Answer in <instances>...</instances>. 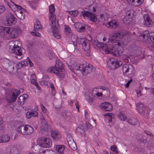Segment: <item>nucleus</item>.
<instances>
[{"instance_id": "obj_1", "label": "nucleus", "mask_w": 154, "mask_h": 154, "mask_svg": "<svg viewBox=\"0 0 154 154\" xmlns=\"http://www.w3.org/2000/svg\"><path fill=\"white\" fill-rule=\"evenodd\" d=\"M41 120L42 127L39 131L40 134L48 136V133L51 132V136L55 140H57L61 138V135L59 132L56 131H51L50 126L48 124L46 120L43 115L41 117Z\"/></svg>"}, {"instance_id": "obj_2", "label": "nucleus", "mask_w": 154, "mask_h": 154, "mask_svg": "<svg viewBox=\"0 0 154 154\" xmlns=\"http://www.w3.org/2000/svg\"><path fill=\"white\" fill-rule=\"evenodd\" d=\"M21 33V29L18 26L13 28L0 26V35L8 39L15 38Z\"/></svg>"}, {"instance_id": "obj_3", "label": "nucleus", "mask_w": 154, "mask_h": 154, "mask_svg": "<svg viewBox=\"0 0 154 154\" xmlns=\"http://www.w3.org/2000/svg\"><path fill=\"white\" fill-rule=\"evenodd\" d=\"M69 68L73 72L75 71H79L84 75L91 73L93 69V66L90 64H88V66H86L85 64L74 63Z\"/></svg>"}, {"instance_id": "obj_4", "label": "nucleus", "mask_w": 154, "mask_h": 154, "mask_svg": "<svg viewBox=\"0 0 154 154\" xmlns=\"http://www.w3.org/2000/svg\"><path fill=\"white\" fill-rule=\"evenodd\" d=\"M20 44V42L17 41L14 42H12L9 43V51L11 53H14L16 56L15 57L18 59H21L23 57L22 52L23 50H24L23 49L20 48L19 46L17 45V43Z\"/></svg>"}, {"instance_id": "obj_5", "label": "nucleus", "mask_w": 154, "mask_h": 154, "mask_svg": "<svg viewBox=\"0 0 154 154\" xmlns=\"http://www.w3.org/2000/svg\"><path fill=\"white\" fill-rule=\"evenodd\" d=\"M122 43H121L119 42H118L115 45H107V49L108 50H107V51H106V53L107 54L111 53L115 56H119L120 54L122 52L119 51L118 50V46H120L122 47Z\"/></svg>"}, {"instance_id": "obj_6", "label": "nucleus", "mask_w": 154, "mask_h": 154, "mask_svg": "<svg viewBox=\"0 0 154 154\" xmlns=\"http://www.w3.org/2000/svg\"><path fill=\"white\" fill-rule=\"evenodd\" d=\"M51 26L52 27V31L53 35L57 39H59L60 36L59 33L58 27L59 25L58 23V21L56 20V16L54 15L52 18Z\"/></svg>"}, {"instance_id": "obj_7", "label": "nucleus", "mask_w": 154, "mask_h": 154, "mask_svg": "<svg viewBox=\"0 0 154 154\" xmlns=\"http://www.w3.org/2000/svg\"><path fill=\"white\" fill-rule=\"evenodd\" d=\"M38 144L43 148H49L52 145L51 140L47 137H42L39 138L37 141Z\"/></svg>"}, {"instance_id": "obj_8", "label": "nucleus", "mask_w": 154, "mask_h": 154, "mask_svg": "<svg viewBox=\"0 0 154 154\" xmlns=\"http://www.w3.org/2000/svg\"><path fill=\"white\" fill-rule=\"evenodd\" d=\"M128 32L127 31H123L114 33L109 38V41L112 43H116V41H118L119 39L122 38L123 36L128 34Z\"/></svg>"}, {"instance_id": "obj_9", "label": "nucleus", "mask_w": 154, "mask_h": 154, "mask_svg": "<svg viewBox=\"0 0 154 154\" xmlns=\"http://www.w3.org/2000/svg\"><path fill=\"white\" fill-rule=\"evenodd\" d=\"M107 66L109 69L115 70L121 66L122 63L121 61L115 60L112 58L109 60L107 62Z\"/></svg>"}, {"instance_id": "obj_10", "label": "nucleus", "mask_w": 154, "mask_h": 154, "mask_svg": "<svg viewBox=\"0 0 154 154\" xmlns=\"http://www.w3.org/2000/svg\"><path fill=\"white\" fill-rule=\"evenodd\" d=\"M13 93L12 95H7L5 96V98L9 103H12L14 102L17 97L20 94V90L18 89H13L12 90Z\"/></svg>"}, {"instance_id": "obj_11", "label": "nucleus", "mask_w": 154, "mask_h": 154, "mask_svg": "<svg viewBox=\"0 0 154 154\" xmlns=\"http://www.w3.org/2000/svg\"><path fill=\"white\" fill-rule=\"evenodd\" d=\"M64 66L62 63L60 61L56 63L54 67H51L47 70L48 72L49 73H55V71L59 70H64Z\"/></svg>"}, {"instance_id": "obj_12", "label": "nucleus", "mask_w": 154, "mask_h": 154, "mask_svg": "<svg viewBox=\"0 0 154 154\" xmlns=\"http://www.w3.org/2000/svg\"><path fill=\"white\" fill-rule=\"evenodd\" d=\"M124 74L128 72L129 75L134 74L135 72L134 68L131 64H125L122 66Z\"/></svg>"}, {"instance_id": "obj_13", "label": "nucleus", "mask_w": 154, "mask_h": 154, "mask_svg": "<svg viewBox=\"0 0 154 154\" xmlns=\"http://www.w3.org/2000/svg\"><path fill=\"white\" fill-rule=\"evenodd\" d=\"M3 67L6 70L11 73L14 69L15 63L13 61H6L4 62Z\"/></svg>"}, {"instance_id": "obj_14", "label": "nucleus", "mask_w": 154, "mask_h": 154, "mask_svg": "<svg viewBox=\"0 0 154 154\" xmlns=\"http://www.w3.org/2000/svg\"><path fill=\"white\" fill-rule=\"evenodd\" d=\"M81 15L83 16L84 18L87 17L92 22H95L97 18L96 17L94 14L89 12L86 11H83L81 13Z\"/></svg>"}, {"instance_id": "obj_15", "label": "nucleus", "mask_w": 154, "mask_h": 154, "mask_svg": "<svg viewBox=\"0 0 154 154\" xmlns=\"http://www.w3.org/2000/svg\"><path fill=\"white\" fill-rule=\"evenodd\" d=\"M78 43L82 45V48L85 51H88L90 49V44L88 41L84 38H80Z\"/></svg>"}, {"instance_id": "obj_16", "label": "nucleus", "mask_w": 154, "mask_h": 154, "mask_svg": "<svg viewBox=\"0 0 154 154\" xmlns=\"http://www.w3.org/2000/svg\"><path fill=\"white\" fill-rule=\"evenodd\" d=\"M6 19L7 24L8 26H11L14 25L17 21V19L14 17L13 14L11 13L8 14Z\"/></svg>"}, {"instance_id": "obj_17", "label": "nucleus", "mask_w": 154, "mask_h": 154, "mask_svg": "<svg viewBox=\"0 0 154 154\" xmlns=\"http://www.w3.org/2000/svg\"><path fill=\"white\" fill-rule=\"evenodd\" d=\"M101 109L105 111H110L113 108L112 105L110 103L105 102L101 103L100 105Z\"/></svg>"}, {"instance_id": "obj_18", "label": "nucleus", "mask_w": 154, "mask_h": 154, "mask_svg": "<svg viewBox=\"0 0 154 154\" xmlns=\"http://www.w3.org/2000/svg\"><path fill=\"white\" fill-rule=\"evenodd\" d=\"M94 44L96 45L97 47L100 48V51H104L106 53V51H107L108 50L107 49V45L102 44L98 42V41H94Z\"/></svg>"}, {"instance_id": "obj_19", "label": "nucleus", "mask_w": 154, "mask_h": 154, "mask_svg": "<svg viewBox=\"0 0 154 154\" xmlns=\"http://www.w3.org/2000/svg\"><path fill=\"white\" fill-rule=\"evenodd\" d=\"M67 141L70 148L73 150H75L77 149L76 144L72 137H69L67 138Z\"/></svg>"}, {"instance_id": "obj_20", "label": "nucleus", "mask_w": 154, "mask_h": 154, "mask_svg": "<svg viewBox=\"0 0 154 154\" xmlns=\"http://www.w3.org/2000/svg\"><path fill=\"white\" fill-rule=\"evenodd\" d=\"M144 25L148 27H151L152 25V22L150 18L147 15L144 16Z\"/></svg>"}, {"instance_id": "obj_21", "label": "nucleus", "mask_w": 154, "mask_h": 154, "mask_svg": "<svg viewBox=\"0 0 154 154\" xmlns=\"http://www.w3.org/2000/svg\"><path fill=\"white\" fill-rule=\"evenodd\" d=\"M136 107L137 111L140 114L143 113L146 109L145 106L142 103L137 104Z\"/></svg>"}, {"instance_id": "obj_22", "label": "nucleus", "mask_w": 154, "mask_h": 154, "mask_svg": "<svg viewBox=\"0 0 154 154\" xmlns=\"http://www.w3.org/2000/svg\"><path fill=\"white\" fill-rule=\"evenodd\" d=\"M107 27L110 28H116L119 26V23L116 20H113L107 24Z\"/></svg>"}, {"instance_id": "obj_23", "label": "nucleus", "mask_w": 154, "mask_h": 154, "mask_svg": "<svg viewBox=\"0 0 154 154\" xmlns=\"http://www.w3.org/2000/svg\"><path fill=\"white\" fill-rule=\"evenodd\" d=\"M26 125H21L17 128V131L20 134L26 135L25 133Z\"/></svg>"}, {"instance_id": "obj_24", "label": "nucleus", "mask_w": 154, "mask_h": 154, "mask_svg": "<svg viewBox=\"0 0 154 154\" xmlns=\"http://www.w3.org/2000/svg\"><path fill=\"white\" fill-rule=\"evenodd\" d=\"M55 7L54 4H51L49 6V19L50 20L52 17H53L54 15H55L54 14V13L55 11Z\"/></svg>"}, {"instance_id": "obj_25", "label": "nucleus", "mask_w": 154, "mask_h": 154, "mask_svg": "<svg viewBox=\"0 0 154 154\" xmlns=\"http://www.w3.org/2000/svg\"><path fill=\"white\" fill-rule=\"evenodd\" d=\"M33 131L34 129L31 126L28 125H26V135H29L31 134L33 132Z\"/></svg>"}, {"instance_id": "obj_26", "label": "nucleus", "mask_w": 154, "mask_h": 154, "mask_svg": "<svg viewBox=\"0 0 154 154\" xmlns=\"http://www.w3.org/2000/svg\"><path fill=\"white\" fill-rule=\"evenodd\" d=\"M28 65L27 62L26 61H23L18 63L16 66L17 69H20L23 67Z\"/></svg>"}, {"instance_id": "obj_27", "label": "nucleus", "mask_w": 154, "mask_h": 154, "mask_svg": "<svg viewBox=\"0 0 154 154\" xmlns=\"http://www.w3.org/2000/svg\"><path fill=\"white\" fill-rule=\"evenodd\" d=\"M10 139V137L7 135H2L0 137V142L5 143L8 142Z\"/></svg>"}, {"instance_id": "obj_28", "label": "nucleus", "mask_w": 154, "mask_h": 154, "mask_svg": "<svg viewBox=\"0 0 154 154\" xmlns=\"http://www.w3.org/2000/svg\"><path fill=\"white\" fill-rule=\"evenodd\" d=\"M127 122L129 124L133 125H137L138 123V121L134 117H131L128 119Z\"/></svg>"}, {"instance_id": "obj_29", "label": "nucleus", "mask_w": 154, "mask_h": 154, "mask_svg": "<svg viewBox=\"0 0 154 154\" xmlns=\"http://www.w3.org/2000/svg\"><path fill=\"white\" fill-rule=\"evenodd\" d=\"M84 125H81L78 127L76 129V132L79 134H82L84 131Z\"/></svg>"}, {"instance_id": "obj_30", "label": "nucleus", "mask_w": 154, "mask_h": 154, "mask_svg": "<svg viewBox=\"0 0 154 154\" xmlns=\"http://www.w3.org/2000/svg\"><path fill=\"white\" fill-rule=\"evenodd\" d=\"M64 146L62 145H57L56 149L57 151L60 154H62L65 150Z\"/></svg>"}, {"instance_id": "obj_31", "label": "nucleus", "mask_w": 154, "mask_h": 154, "mask_svg": "<svg viewBox=\"0 0 154 154\" xmlns=\"http://www.w3.org/2000/svg\"><path fill=\"white\" fill-rule=\"evenodd\" d=\"M62 116L66 119H68L69 118L70 113L65 110L62 111L61 113Z\"/></svg>"}, {"instance_id": "obj_32", "label": "nucleus", "mask_w": 154, "mask_h": 154, "mask_svg": "<svg viewBox=\"0 0 154 154\" xmlns=\"http://www.w3.org/2000/svg\"><path fill=\"white\" fill-rule=\"evenodd\" d=\"M149 34L146 31L140 35V37L144 39V41H145L148 39Z\"/></svg>"}, {"instance_id": "obj_33", "label": "nucleus", "mask_w": 154, "mask_h": 154, "mask_svg": "<svg viewBox=\"0 0 154 154\" xmlns=\"http://www.w3.org/2000/svg\"><path fill=\"white\" fill-rule=\"evenodd\" d=\"M37 23L34 25V29L35 31H38L40 29H42L41 25L40 24V22L39 21H37Z\"/></svg>"}, {"instance_id": "obj_34", "label": "nucleus", "mask_w": 154, "mask_h": 154, "mask_svg": "<svg viewBox=\"0 0 154 154\" xmlns=\"http://www.w3.org/2000/svg\"><path fill=\"white\" fill-rule=\"evenodd\" d=\"M64 70L61 71V70H59L55 71V73L56 74L57 76H58L59 78H63L65 76V73L63 72Z\"/></svg>"}, {"instance_id": "obj_35", "label": "nucleus", "mask_w": 154, "mask_h": 154, "mask_svg": "<svg viewBox=\"0 0 154 154\" xmlns=\"http://www.w3.org/2000/svg\"><path fill=\"white\" fill-rule=\"evenodd\" d=\"M24 97L22 96V95L20 96L18 99V101L20 103V104L22 103L23 102V103L24 102Z\"/></svg>"}, {"instance_id": "obj_36", "label": "nucleus", "mask_w": 154, "mask_h": 154, "mask_svg": "<svg viewBox=\"0 0 154 154\" xmlns=\"http://www.w3.org/2000/svg\"><path fill=\"white\" fill-rule=\"evenodd\" d=\"M77 42H76V44L74 43V45H70L69 46V47L70 48H69V50L72 52L74 51L75 49V45L76 46L77 45Z\"/></svg>"}, {"instance_id": "obj_37", "label": "nucleus", "mask_w": 154, "mask_h": 154, "mask_svg": "<svg viewBox=\"0 0 154 154\" xmlns=\"http://www.w3.org/2000/svg\"><path fill=\"white\" fill-rule=\"evenodd\" d=\"M133 11L132 10H130V11H128L126 13V16L128 17H132L133 15Z\"/></svg>"}, {"instance_id": "obj_38", "label": "nucleus", "mask_w": 154, "mask_h": 154, "mask_svg": "<svg viewBox=\"0 0 154 154\" xmlns=\"http://www.w3.org/2000/svg\"><path fill=\"white\" fill-rule=\"evenodd\" d=\"M143 3L142 0H137V1H136L133 4V5L136 6H139Z\"/></svg>"}, {"instance_id": "obj_39", "label": "nucleus", "mask_w": 154, "mask_h": 154, "mask_svg": "<svg viewBox=\"0 0 154 154\" xmlns=\"http://www.w3.org/2000/svg\"><path fill=\"white\" fill-rule=\"evenodd\" d=\"M32 77H33V79H32L31 81V83L32 84H34L35 85H38V83L36 82V80L34 79V78H36L35 75H34L32 76Z\"/></svg>"}, {"instance_id": "obj_40", "label": "nucleus", "mask_w": 154, "mask_h": 154, "mask_svg": "<svg viewBox=\"0 0 154 154\" xmlns=\"http://www.w3.org/2000/svg\"><path fill=\"white\" fill-rule=\"evenodd\" d=\"M129 18L128 17L125 16L123 20V22L124 23H129L130 20H129Z\"/></svg>"}, {"instance_id": "obj_41", "label": "nucleus", "mask_w": 154, "mask_h": 154, "mask_svg": "<svg viewBox=\"0 0 154 154\" xmlns=\"http://www.w3.org/2000/svg\"><path fill=\"white\" fill-rule=\"evenodd\" d=\"M149 38L152 42L154 43V33H150L149 34Z\"/></svg>"}, {"instance_id": "obj_42", "label": "nucleus", "mask_w": 154, "mask_h": 154, "mask_svg": "<svg viewBox=\"0 0 154 154\" xmlns=\"http://www.w3.org/2000/svg\"><path fill=\"white\" fill-rule=\"evenodd\" d=\"M118 117L120 119L123 121H125L127 118L125 115L122 114L119 115Z\"/></svg>"}, {"instance_id": "obj_43", "label": "nucleus", "mask_w": 154, "mask_h": 154, "mask_svg": "<svg viewBox=\"0 0 154 154\" xmlns=\"http://www.w3.org/2000/svg\"><path fill=\"white\" fill-rule=\"evenodd\" d=\"M25 15L24 14H18V17L21 20H23L24 19Z\"/></svg>"}, {"instance_id": "obj_44", "label": "nucleus", "mask_w": 154, "mask_h": 154, "mask_svg": "<svg viewBox=\"0 0 154 154\" xmlns=\"http://www.w3.org/2000/svg\"><path fill=\"white\" fill-rule=\"evenodd\" d=\"M85 29V27L82 25L81 27L79 28V29L78 30V31L80 32H82L84 31Z\"/></svg>"}, {"instance_id": "obj_45", "label": "nucleus", "mask_w": 154, "mask_h": 154, "mask_svg": "<svg viewBox=\"0 0 154 154\" xmlns=\"http://www.w3.org/2000/svg\"><path fill=\"white\" fill-rule=\"evenodd\" d=\"M31 34L35 36H36L39 37L41 35L38 32H31Z\"/></svg>"}, {"instance_id": "obj_46", "label": "nucleus", "mask_w": 154, "mask_h": 154, "mask_svg": "<svg viewBox=\"0 0 154 154\" xmlns=\"http://www.w3.org/2000/svg\"><path fill=\"white\" fill-rule=\"evenodd\" d=\"M102 90L103 91H102V92H103V93H105L104 91H106V92L107 94H109V90L108 88L106 87H103L102 88Z\"/></svg>"}, {"instance_id": "obj_47", "label": "nucleus", "mask_w": 154, "mask_h": 154, "mask_svg": "<svg viewBox=\"0 0 154 154\" xmlns=\"http://www.w3.org/2000/svg\"><path fill=\"white\" fill-rule=\"evenodd\" d=\"M17 75L19 78L22 79V77H23V74L21 72H17Z\"/></svg>"}, {"instance_id": "obj_48", "label": "nucleus", "mask_w": 154, "mask_h": 154, "mask_svg": "<svg viewBox=\"0 0 154 154\" xmlns=\"http://www.w3.org/2000/svg\"><path fill=\"white\" fill-rule=\"evenodd\" d=\"M41 107L43 112L44 113H45L47 112V110L45 108V106L43 104H42L41 105Z\"/></svg>"}, {"instance_id": "obj_49", "label": "nucleus", "mask_w": 154, "mask_h": 154, "mask_svg": "<svg viewBox=\"0 0 154 154\" xmlns=\"http://www.w3.org/2000/svg\"><path fill=\"white\" fill-rule=\"evenodd\" d=\"M86 98V99L89 103H92L93 102V99L91 98L90 96H87Z\"/></svg>"}, {"instance_id": "obj_50", "label": "nucleus", "mask_w": 154, "mask_h": 154, "mask_svg": "<svg viewBox=\"0 0 154 154\" xmlns=\"http://www.w3.org/2000/svg\"><path fill=\"white\" fill-rule=\"evenodd\" d=\"M5 10V7L2 6H0V14H2L3 13Z\"/></svg>"}, {"instance_id": "obj_51", "label": "nucleus", "mask_w": 154, "mask_h": 154, "mask_svg": "<svg viewBox=\"0 0 154 154\" xmlns=\"http://www.w3.org/2000/svg\"><path fill=\"white\" fill-rule=\"evenodd\" d=\"M31 113L32 117L36 116L38 115V113L36 111L31 112Z\"/></svg>"}, {"instance_id": "obj_52", "label": "nucleus", "mask_w": 154, "mask_h": 154, "mask_svg": "<svg viewBox=\"0 0 154 154\" xmlns=\"http://www.w3.org/2000/svg\"><path fill=\"white\" fill-rule=\"evenodd\" d=\"M116 148L115 146H112L110 148V149L112 150L114 152H117V151L115 149Z\"/></svg>"}, {"instance_id": "obj_53", "label": "nucleus", "mask_w": 154, "mask_h": 154, "mask_svg": "<svg viewBox=\"0 0 154 154\" xmlns=\"http://www.w3.org/2000/svg\"><path fill=\"white\" fill-rule=\"evenodd\" d=\"M146 90L147 89L150 90V92L153 94H154V88H145Z\"/></svg>"}, {"instance_id": "obj_54", "label": "nucleus", "mask_w": 154, "mask_h": 154, "mask_svg": "<svg viewBox=\"0 0 154 154\" xmlns=\"http://www.w3.org/2000/svg\"><path fill=\"white\" fill-rule=\"evenodd\" d=\"M144 132L145 133L148 135H149V136H152L154 137V135H153L152 133L150 132L149 131H145Z\"/></svg>"}, {"instance_id": "obj_55", "label": "nucleus", "mask_w": 154, "mask_h": 154, "mask_svg": "<svg viewBox=\"0 0 154 154\" xmlns=\"http://www.w3.org/2000/svg\"><path fill=\"white\" fill-rule=\"evenodd\" d=\"M26 117L28 119H29L32 117L31 112H27L26 114Z\"/></svg>"}, {"instance_id": "obj_56", "label": "nucleus", "mask_w": 154, "mask_h": 154, "mask_svg": "<svg viewBox=\"0 0 154 154\" xmlns=\"http://www.w3.org/2000/svg\"><path fill=\"white\" fill-rule=\"evenodd\" d=\"M82 25L79 23H78L75 24V27L77 30L79 29V28L81 27Z\"/></svg>"}, {"instance_id": "obj_57", "label": "nucleus", "mask_w": 154, "mask_h": 154, "mask_svg": "<svg viewBox=\"0 0 154 154\" xmlns=\"http://www.w3.org/2000/svg\"><path fill=\"white\" fill-rule=\"evenodd\" d=\"M27 60L28 61H29V65L30 66H31V67H32L33 66V63H32V62H31V61L29 59V58L28 57L27 58Z\"/></svg>"}, {"instance_id": "obj_58", "label": "nucleus", "mask_w": 154, "mask_h": 154, "mask_svg": "<svg viewBox=\"0 0 154 154\" xmlns=\"http://www.w3.org/2000/svg\"><path fill=\"white\" fill-rule=\"evenodd\" d=\"M132 80L131 79L128 81V82L125 85L126 87H128L129 86L130 84L132 82Z\"/></svg>"}, {"instance_id": "obj_59", "label": "nucleus", "mask_w": 154, "mask_h": 154, "mask_svg": "<svg viewBox=\"0 0 154 154\" xmlns=\"http://www.w3.org/2000/svg\"><path fill=\"white\" fill-rule=\"evenodd\" d=\"M73 11V17H75L76 16H77L78 13H79V12H78V11L76 10H75V11Z\"/></svg>"}, {"instance_id": "obj_60", "label": "nucleus", "mask_w": 154, "mask_h": 154, "mask_svg": "<svg viewBox=\"0 0 154 154\" xmlns=\"http://www.w3.org/2000/svg\"><path fill=\"white\" fill-rule=\"evenodd\" d=\"M65 30L68 33H69L70 32L71 29L69 27H66L65 28Z\"/></svg>"}, {"instance_id": "obj_61", "label": "nucleus", "mask_w": 154, "mask_h": 154, "mask_svg": "<svg viewBox=\"0 0 154 154\" xmlns=\"http://www.w3.org/2000/svg\"><path fill=\"white\" fill-rule=\"evenodd\" d=\"M14 5L17 8L19 9V10H22L23 8H22L20 6L16 5V4H14Z\"/></svg>"}, {"instance_id": "obj_62", "label": "nucleus", "mask_w": 154, "mask_h": 154, "mask_svg": "<svg viewBox=\"0 0 154 154\" xmlns=\"http://www.w3.org/2000/svg\"><path fill=\"white\" fill-rule=\"evenodd\" d=\"M113 116L114 115L111 113H106L105 115V116H108L109 117Z\"/></svg>"}, {"instance_id": "obj_63", "label": "nucleus", "mask_w": 154, "mask_h": 154, "mask_svg": "<svg viewBox=\"0 0 154 154\" xmlns=\"http://www.w3.org/2000/svg\"><path fill=\"white\" fill-rule=\"evenodd\" d=\"M56 93V91L54 89H52L51 90V94L52 95L54 96Z\"/></svg>"}, {"instance_id": "obj_64", "label": "nucleus", "mask_w": 154, "mask_h": 154, "mask_svg": "<svg viewBox=\"0 0 154 154\" xmlns=\"http://www.w3.org/2000/svg\"><path fill=\"white\" fill-rule=\"evenodd\" d=\"M141 91L140 90H138L137 91V94L138 97H140L141 95L142 94H140Z\"/></svg>"}]
</instances>
